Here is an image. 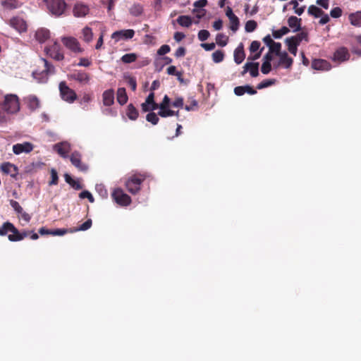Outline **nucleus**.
I'll return each mask as SVG.
<instances>
[{
    "label": "nucleus",
    "instance_id": "1",
    "mask_svg": "<svg viewBox=\"0 0 361 361\" xmlns=\"http://www.w3.org/2000/svg\"><path fill=\"white\" fill-rule=\"evenodd\" d=\"M2 108L8 114H17L20 109L18 97L13 94L5 95Z\"/></svg>",
    "mask_w": 361,
    "mask_h": 361
},
{
    "label": "nucleus",
    "instance_id": "2",
    "mask_svg": "<svg viewBox=\"0 0 361 361\" xmlns=\"http://www.w3.org/2000/svg\"><path fill=\"white\" fill-rule=\"evenodd\" d=\"M145 178L146 176L142 173H137L130 176L125 183L128 191L133 195L137 194L140 190V185Z\"/></svg>",
    "mask_w": 361,
    "mask_h": 361
},
{
    "label": "nucleus",
    "instance_id": "3",
    "mask_svg": "<svg viewBox=\"0 0 361 361\" xmlns=\"http://www.w3.org/2000/svg\"><path fill=\"white\" fill-rule=\"evenodd\" d=\"M47 6V8L49 12L55 16H61L66 8V4L63 0H45Z\"/></svg>",
    "mask_w": 361,
    "mask_h": 361
},
{
    "label": "nucleus",
    "instance_id": "4",
    "mask_svg": "<svg viewBox=\"0 0 361 361\" xmlns=\"http://www.w3.org/2000/svg\"><path fill=\"white\" fill-rule=\"evenodd\" d=\"M111 197L114 201L121 207L128 206L131 203L130 197L126 194L123 190L119 188H115L113 190Z\"/></svg>",
    "mask_w": 361,
    "mask_h": 361
},
{
    "label": "nucleus",
    "instance_id": "5",
    "mask_svg": "<svg viewBox=\"0 0 361 361\" xmlns=\"http://www.w3.org/2000/svg\"><path fill=\"white\" fill-rule=\"evenodd\" d=\"M59 91L61 98L68 103H73L77 99L75 92L70 88L64 81L59 83Z\"/></svg>",
    "mask_w": 361,
    "mask_h": 361
},
{
    "label": "nucleus",
    "instance_id": "6",
    "mask_svg": "<svg viewBox=\"0 0 361 361\" xmlns=\"http://www.w3.org/2000/svg\"><path fill=\"white\" fill-rule=\"evenodd\" d=\"M45 51L51 58L56 61H62L64 59L60 44L54 42L53 44L46 47Z\"/></svg>",
    "mask_w": 361,
    "mask_h": 361
},
{
    "label": "nucleus",
    "instance_id": "7",
    "mask_svg": "<svg viewBox=\"0 0 361 361\" xmlns=\"http://www.w3.org/2000/svg\"><path fill=\"white\" fill-rule=\"evenodd\" d=\"M68 78L83 85L87 84L90 80V75L84 71H75L68 75Z\"/></svg>",
    "mask_w": 361,
    "mask_h": 361
},
{
    "label": "nucleus",
    "instance_id": "8",
    "mask_svg": "<svg viewBox=\"0 0 361 361\" xmlns=\"http://www.w3.org/2000/svg\"><path fill=\"white\" fill-rule=\"evenodd\" d=\"M72 164L76 167L80 171L85 172L88 169L87 165L81 161V154L78 152H74L70 157Z\"/></svg>",
    "mask_w": 361,
    "mask_h": 361
},
{
    "label": "nucleus",
    "instance_id": "9",
    "mask_svg": "<svg viewBox=\"0 0 361 361\" xmlns=\"http://www.w3.org/2000/svg\"><path fill=\"white\" fill-rule=\"evenodd\" d=\"M64 46L73 52H81L82 49L80 47L78 41L74 37H63L61 39Z\"/></svg>",
    "mask_w": 361,
    "mask_h": 361
},
{
    "label": "nucleus",
    "instance_id": "10",
    "mask_svg": "<svg viewBox=\"0 0 361 361\" xmlns=\"http://www.w3.org/2000/svg\"><path fill=\"white\" fill-rule=\"evenodd\" d=\"M135 35V31L132 29L121 30L114 32L111 35V38L118 41L120 39H130Z\"/></svg>",
    "mask_w": 361,
    "mask_h": 361
},
{
    "label": "nucleus",
    "instance_id": "11",
    "mask_svg": "<svg viewBox=\"0 0 361 361\" xmlns=\"http://www.w3.org/2000/svg\"><path fill=\"white\" fill-rule=\"evenodd\" d=\"M349 59L350 53L345 47L338 48L334 54L333 60L335 61L343 62L348 61Z\"/></svg>",
    "mask_w": 361,
    "mask_h": 361
},
{
    "label": "nucleus",
    "instance_id": "12",
    "mask_svg": "<svg viewBox=\"0 0 361 361\" xmlns=\"http://www.w3.org/2000/svg\"><path fill=\"white\" fill-rule=\"evenodd\" d=\"M34 146L29 142H25L23 143H17L13 146V152L16 154H20L21 153H30L32 151Z\"/></svg>",
    "mask_w": 361,
    "mask_h": 361
},
{
    "label": "nucleus",
    "instance_id": "13",
    "mask_svg": "<svg viewBox=\"0 0 361 361\" xmlns=\"http://www.w3.org/2000/svg\"><path fill=\"white\" fill-rule=\"evenodd\" d=\"M9 25L19 32H25L27 30L26 22L19 17L12 18L9 20Z\"/></svg>",
    "mask_w": 361,
    "mask_h": 361
},
{
    "label": "nucleus",
    "instance_id": "14",
    "mask_svg": "<svg viewBox=\"0 0 361 361\" xmlns=\"http://www.w3.org/2000/svg\"><path fill=\"white\" fill-rule=\"evenodd\" d=\"M247 72H249L252 77H257L259 75V63H246L243 66V71H242L241 75H244Z\"/></svg>",
    "mask_w": 361,
    "mask_h": 361
},
{
    "label": "nucleus",
    "instance_id": "15",
    "mask_svg": "<svg viewBox=\"0 0 361 361\" xmlns=\"http://www.w3.org/2000/svg\"><path fill=\"white\" fill-rule=\"evenodd\" d=\"M312 68L317 71H329L331 68L329 62L324 59H314L312 61Z\"/></svg>",
    "mask_w": 361,
    "mask_h": 361
},
{
    "label": "nucleus",
    "instance_id": "16",
    "mask_svg": "<svg viewBox=\"0 0 361 361\" xmlns=\"http://www.w3.org/2000/svg\"><path fill=\"white\" fill-rule=\"evenodd\" d=\"M1 171L6 174H10L15 178L18 174V167L10 162H4L1 165Z\"/></svg>",
    "mask_w": 361,
    "mask_h": 361
},
{
    "label": "nucleus",
    "instance_id": "17",
    "mask_svg": "<svg viewBox=\"0 0 361 361\" xmlns=\"http://www.w3.org/2000/svg\"><path fill=\"white\" fill-rule=\"evenodd\" d=\"M28 109L34 111L40 106L39 99L35 95H29L25 98Z\"/></svg>",
    "mask_w": 361,
    "mask_h": 361
},
{
    "label": "nucleus",
    "instance_id": "18",
    "mask_svg": "<svg viewBox=\"0 0 361 361\" xmlns=\"http://www.w3.org/2000/svg\"><path fill=\"white\" fill-rule=\"evenodd\" d=\"M87 6L82 4H76L73 8V15L78 18L85 17L89 13Z\"/></svg>",
    "mask_w": 361,
    "mask_h": 361
},
{
    "label": "nucleus",
    "instance_id": "19",
    "mask_svg": "<svg viewBox=\"0 0 361 361\" xmlns=\"http://www.w3.org/2000/svg\"><path fill=\"white\" fill-rule=\"evenodd\" d=\"M54 149L57 153L63 158L68 157V153L70 151V147L66 143H58L54 146Z\"/></svg>",
    "mask_w": 361,
    "mask_h": 361
},
{
    "label": "nucleus",
    "instance_id": "20",
    "mask_svg": "<svg viewBox=\"0 0 361 361\" xmlns=\"http://www.w3.org/2000/svg\"><path fill=\"white\" fill-rule=\"evenodd\" d=\"M103 104L105 106H110L114 102V92L113 90H105L102 94Z\"/></svg>",
    "mask_w": 361,
    "mask_h": 361
},
{
    "label": "nucleus",
    "instance_id": "21",
    "mask_svg": "<svg viewBox=\"0 0 361 361\" xmlns=\"http://www.w3.org/2000/svg\"><path fill=\"white\" fill-rule=\"evenodd\" d=\"M279 56L280 65H282L283 67L288 69L291 68L293 63V59L288 56L287 52H282V54Z\"/></svg>",
    "mask_w": 361,
    "mask_h": 361
},
{
    "label": "nucleus",
    "instance_id": "22",
    "mask_svg": "<svg viewBox=\"0 0 361 361\" xmlns=\"http://www.w3.org/2000/svg\"><path fill=\"white\" fill-rule=\"evenodd\" d=\"M50 37V32L46 28H40L36 31L35 38L40 42L43 43Z\"/></svg>",
    "mask_w": 361,
    "mask_h": 361
},
{
    "label": "nucleus",
    "instance_id": "23",
    "mask_svg": "<svg viewBox=\"0 0 361 361\" xmlns=\"http://www.w3.org/2000/svg\"><path fill=\"white\" fill-rule=\"evenodd\" d=\"M245 58L243 44H240L234 51V61L237 64L241 63Z\"/></svg>",
    "mask_w": 361,
    "mask_h": 361
},
{
    "label": "nucleus",
    "instance_id": "24",
    "mask_svg": "<svg viewBox=\"0 0 361 361\" xmlns=\"http://www.w3.org/2000/svg\"><path fill=\"white\" fill-rule=\"evenodd\" d=\"M1 5L6 10L16 9L21 6L19 0H1Z\"/></svg>",
    "mask_w": 361,
    "mask_h": 361
},
{
    "label": "nucleus",
    "instance_id": "25",
    "mask_svg": "<svg viewBox=\"0 0 361 361\" xmlns=\"http://www.w3.org/2000/svg\"><path fill=\"white\" fill-rule=\"evenodd\" d=\"M301 18L292 16L288 18V24L290 27L294 29V32H298L301 30Z\"/></svg>",
    "mask_w": 361,
    "mask_h": 361
},
{
    "label": "nucleus",
    "instance_id": "26",
    "mask_svg": "<svg viewBox=\"0 0 361 361\" xmlns=\"http://www.w3.org/2000/svg\"><path fill=\"white\" fill-rule=\"evenodd\" d=\"M348 18L351 25L355 27H361V11L350 13Z\"/></svg>",
    "mask_w": 361,
    "mask_h": 361
},
{
    "label": "nucleus",
    "instance_id": "27",
    "mask_svg": "<svg viewBox=\"0 0 361 361\" xmlns=\"http://www.w3.org/2000/svg\"><path fill=\"white\" fill-rule=\"evenodd\" d=\"M128 95L124 87H120L117 90V102L121 105H124L128 102Z\"/></svg>",
    "mask_w": 361,
    "mask_h": 361
},
{
    "label": "nucleus",
    "instance_id": "28",
    "mask_svg": "<svg viewBox=\"0 0 361 361\" xmlns=\"http://www.w3.org/2000/svg\"><path fill=\"white\" fill-rule=\"evenodd\" d=\"M126 115L129 119L135 121L139 116V113L136 108L132 104H130L127 107Z\"/></svg>",
    "mask_w": 361,
    "mask_h": 361
},
{
    "label": "nucleus",
    "instance_id": "29",
    "mask_svg": "<svg viewBox=\"0 0 361 361\" xmlns=\"http://www.w3.org/2000/svg\"><path fill=\"white\" fill-rule=\"evenodd\" d=\"M286 43L288 46V49L290 54L296 56L298 51V46L299 44L296 43L294 40H292L290 37H288L286 39Z\"/></svg>",
    "mask_w": 361,
    "mask_h": 361
},
{
    "label": "nucleus",
    "instance_id": "30",
    "mask_svg": "<svg viewBox=\"0 0 361 361\" xmlns=\"http://www.w3.org/2000/svg\"><path fill=\"white\" fill-rule=\"evenodd\" d=\"M129 12L130 15L135 17L140 16L143 13V7L140 4H134L129 8Z\"/></svg>",
    "mask_w": 361,
    "mask_h": 361
},
{
    "label": "nucleus",
    "instance_id": "31",
    "mask_svg": "<svg viewBox=\"0 0 361 361\" xmlns=\"http://www.w3.org/2000/svg\"><path fill=\"white\" fill-rule=\"evenodd\" d=\"M177 23L182 27H189L192 22L189 16H180L177 18Z\"/></svg>",
    "mask_w": 361,
    "mask_h": 361
},
{
    "label": "nucleus",
    "instance_id": "32",
    "mask_svg": "<svg viewBox=\"0 0 361 361\" xmlns=\"http://www.w3.org/2000/svg\"><path fill=\"white\" fill-rule=\"evenodd\" d=\"M307 13L309 15L312 16L315 18H319L324 15V11L321 8L314 5H311L309 6L307 9Z\"/></svg>",
    "mask_w": 361,
    "mask_h": 361
},
{
    "label": "nucleus",
    "instance_id": "33",
    "mask_svg": "<svg viewBox=\"0 0 361 361\" xmlns=\"http://www.w3.org/2000/svg\"><path fill=\"white\" fill-rule=\"evenodd\" d=\"M10 234L8 235V238L10 241L16 242L22 240V236L20 235L19 231L13 225V228H11Z\"/></svg>",
    "mask_w": 361,
    "mask_h": 361
},
{
    "label": "nucleus",
    "instance_id": "34",
    "mask_svg": "<svg viewBox=\"0 0 361 361\" xmlns=\"http://www.w3.org/2000/svg\"><path fill=\"white\" fill-rule=\"evenodd\" d=\"M82 33L84 41L87 42H90L92 41L93 37V32L90 27L87 26L85 27L82 29Z\"/></svg>",
    "mask_w": 361,
    "mask_h": 361
},
{
    "label": "nucleus",
    "instance_id": "35",
    "mask_svg": "<svg viewBox=\"0 0 361 361\" xmlns=\"http://www.w3.org/2000/svg\"><path fill=\"white\" fill-rule=\"evenodd\" d=\"M289 32V28L286 26H283L280 30H273L272 35L275 39H280L282 36L288 34Z\"/></svg>",
    "mask_w": 361,
    "mask_h": 361
},
{
    "label": "nucleus",
    "instance_id": "36",
    "mask_svg": "<svg viewBox=\"0 0 361 361\" xmlns=\"http://www.w3.org/2000/svg\"><path fill=\"white\" fill-rule=\"evenodd\" d=\"M137 59V55L135 53L126 54L121 57V61L124 63H130L135 61Z\"/></svg>",
    "mask_w": 361,
    "mask_h": 361
},
{
    "label": "nucleus",
    "instance_id": "37",
    "mask_svg": "<svg viewBox=\"0 0 361 361\" xmlns=\"http://www.w3.org/2000/svg\"><path fill=\"white\" fill-rule=\"evenodd\" d=\"M13 224L11 222H5L3 224V225L0 227V235L4 236L6 235L8 232L11 231V228H13Z\"/></svg>",
    "mask_w": 361,
    "mask_h": 361
},
{
    "label": "nucleus",
    "instance_id": "38",
    "mask_svg": "<svg viewBox=\"0 0 361 361\" xmlns=\"http://www.w3.org/2000/svg\"><path fill=\"white\" fill-rule=\"evenodd\" d=\"M228 37L223 33L217 34L216 37V42L221 47H224L227 44Z\"/></svg>",
    "mask_w": 361,
    "mask_h": 361
},
{
    "label": "nucleus",
    "instance_id": "39",
    "mask_svg": "<svg viewBox=\"0 0 361 361\" xmlns=\"http://www.w3.org/2000/svg\"><path fill=\"white\" fill-rule=\"evenodd\" d=\"M229 22H230V26H229L230 29L233 32H236L240 25V21H239L238 18L236 16L234 17H232L231 18L229 19Z\"/></svg>",
    "mask_w": 361,
    "mask_h": 361
},
{
    "label": "nucleus",
    "instance_id": "40",
    "mask_svg": "<svg viewBox=\"0 0 361 361\" xmlns=\"http://www.w3.org/2000/svg\"><path fill=\"white\" fill-rule=\"evenodd\" d=\"M224 59V53L221 50H217L212 54V60L215 63H220Z\"/></svg>",
    "mask_w": 361,
    "mask_h": 361
},
{
    "label": "nucleus",
    "instance_id": "41",
    "mask_svg": "<svg viewBox=\"0 0 361 361\" xmlns=\"http://www.w3.org/2000/svg\"><path fill=\"white\" fill-rule=\"evenodd\" d=\"M166 72L169 75H176L178 77V79L180 80V81H183V78H182V73L181 72H178L176 71V66H169L167 70H166Z\"/></svg>",
    "mask_w": 361,
    "mask_h": 361
},
{
    "label": "nucleus",
    "instance_id": "42",
    "mask_svg": "<svg viewBox=\"0 0 361 361\" xmlns=\"http://www.w3.org/2000/svg\"><path fill=\"white\" fill-rule=\"evenodd\" d=\"M92 220L90 219H87L85 222H84L79 228H75L74 229L70 230V232L79 231H87L92 226Z\"/></svg>",
    "mask_w": 361,
    "mask_h": 361
},
{
    "label": "nucleus",
    "instance_id": "43",
    "mask_svg": "<svg viewBox=\"0 0 361 361\" xmlns=\"http://www.w3.org/2000/svg\"><path fill=\"white\" fill-rule=\"evenodd\" d=\"M281 44L280 42H274L270 47H269V51L270 52L276 54L277 56H280V54H282L281 52Z\"/></svg>",
    "mask_w": 361,
    "mask_h": 361
},
{
    "label": "nucleus",
    "instance_id": "44",
    "mask_svg": "<svg viewBox=\"0 0 361 361\" xmlns=\"http://www.w3.org/2000/svg\"><path fill=\"white\" fill-rule=\"evenodd\" d=\"M257 27V23L255 20H250L246 22L245 30L247 32H253Z\"/></svg>",
    "mask_w": 361,
    "mask_h": 361
},
{
    "label": "nucleus",
    "instance_id": "45",
    "mask_svg": "<svg viewBox=\"0 0 361 361\" xmlns=\"http://www.w3.org/2000/svg\"><path fill=\"white\" fill-rule=\"evenodd\" d=\"M275 82H276V80L274 79L264 80L257 85V88L258 90H262V89L274 85L275 83Z\"/></svg>",
    "mask_w": 361,
    "mask_h": 361
},
{
    "label": "nucleus",
    "instance_id": "46",
    "mask_svg": "<svg viewBox=\"0 0 361 361\" xmlns=\"http://www.w3.org/2000/svg\"><path fill=\"white\" fill-rule=\"evenodd\" d=\"M146 120L148 122L151 123L152 124L156 125L158 123L159 118L157 114H156L155 113L149 112L146 116Z\"/></svg>",
    "mask_w": 361,
    "mask_h": 361
},
{
    "label": "nucleus",
    "instance_id": "47",
    "mask_svg": "<svg viewBox=\"0 0 361 361\" xmlns=\"http://www.w3.org/2000/svg\"><path fill=\"white\" fill-rule=\"evenodd\" d=\"M292 40H294L298 44H300V42L305 39L307 41V34L306 32H302L296 35L295 36L290 37Z\"/></svg>",
    "mask_w": 361,
    "mask_h": 361
},
{
    "label": "nucleus",
    "instance_id": "48",
    "mask_svg": "<svg viewBox=\"0 0 361 361\" xmlns=\"http://www.w3.org/2000/svg\"><path fill=\"white\" fill-rule=\"evenodd\" d=\"M158 115L163 118L173 116L175 115V111L171 110L169 108L163 109H160V111L158 112Z\"/></svg>",
    "mask_w": 361,
    "mask_h": 361
},
{
    "label": "nucleus",
    "instance_id": "49",
    "mask_svg": "<svg viewBox=\"0 0 361 361\" xmlns=\"http://www.w3.org/2000/svg\"><path fill=\"white\" fill-rule=\"evenodd\" d=\"M42 61L44 63V70L43 71L47 74H54L55 72L54 66L49 63L46 59H43Z\"/></svg>",
    "mask_w": 361,
    "mask_h": 361
},
{
    "label": "nucleus",
    "instance_id": "50",
    "mask_svg": "<svg viewBox=\"0 0 361 361\" xmlns=\"http://www.w3.org/2000/svg\"><path fill=\"white\" fill-rule=\"evenodd\" d=\"M142 110L144 112H147L150 111H154L158 109V104H154L152 106L150 104H147V102H144L141 105Z\"/></svg>",
    "mask_w": 361,
    "mask_h": 361
},
{
    "label": "nucleus",
    "instance_id": "51",
    "mask_svg": "<svg viewBox=\"0 0 361 361\" xmlns=\"http://www.w3.org/2000/svg\"><path fill=\"white\" fill-rule=\"evenodd\" d=\"M70 232L68 229L66 228H56V229H51V235H63Z\"/></svg>",
    "mask_w": 361,
    "mask_h": 361
},
{
    "label": "nucleus",
    "instance_id": "52",
    "mask_svg": "<svg viewBox=\"0 0 361 361\" xmlns=\"http://www.w3.org/2000/svg\"><path fill=\"white\" fill-rule=\"evenodd\" d=\"M271 70V64L269 61H264L262 67L261 71L263 74H268Z\"/></svg>",
    "mask_w": 361,
    "mask_h": 361
},
{
    "label": "nucleus",
    "instance_id": "53",
    "mask_svg": "<svg viewBox=\"0 0 361 361\" xmlns=\"http://www.w3.org/2000/svg\"><path fill=\"white\" fill-rule=\"evenodd\" d=\"M170 105V99L167 95H165L162 102L158 104V108L160 109H167Z\"/></svg>",
    "mask_w": 361,
    "mask_h": 361
},
{
    "label": "nucleus",
    "instance_id": "54",
    "mask_svg": "<svg viewBox=\"0 0 361 361\" xmlns=\"http://www.w3.org/2000/svg\"><path fill=\"white\" fill-rule=\"evenodd\" d=\"M79 197L81 198V199H85V198H87L88 199V200L90 202H94V197L92 196V195L87 190H84L82 192H81L80 194H79Z\"/></svg>",
    "mask_w": 361,
    "mask_h": 361
},
{
    "label": "nucleus",
    "instance_id": "55",
    "mask_svg": "<svg viewBox=\"0 0 361 361\" xmlns=\"http://www.w3.org/2000/svg\"><path fill=\"white\" fill-rule=\"evenodd\" d=\"M10 204L18 214L22 213L23 209L17 201L11 200Z\"/></svg>",
    "mask_w": 361,
    "mask_h": 361
},
{
    "label": "nucleus",
    "instance_id": "56",
    "mask_svg": "<svg viewBox=\"0 0 361 361\" xmlns=\"http://www.w3.org/2000/svg\"><path fill=\"white\" fill-rule=\"evenodd\" d=\"M330 15L334 18H339L342 15V10L340 7H335L330 11Z\"/></svg>",
    "mask_w": 361,
    "mask_h": 361
},
{
    "label": "nucleus",
    "instance_id": "57",
    "mask_svg": "<svg viewBox=\"0 0 361 361\" xmlns=\"http://www.w3.org/2000/svg\"><path fill=\"white\" fill-rule=\"evenodd\" d=\"M210 34L209 32V31L206 30H201L199 32H198V39L200 40V41H205L208 39V37H209Z\"/></svg>",
    "mask_w": 361,
    "mask_h": 361
},
{
    "label": "nucleus",
    "instance_id": "58",
    "mask_svg": "<svg viewBox=\"0 0 361 361\" xmlns=\"http://www.w3.org/2000/svg\"><path fill=\"white\" fill-rule=\"evenodd\" d=\"M171 51V48L168 44L162 45L157 51V54L159 56H164Z\"/></svg>",
    "mask_w": 361,
    "mask_h": 361
},
{
    "label": "nucleus",
    "instance_id": "59",
    "mask_svg": "<svg viewBox=\"0 0 361 361\" xmlns=\"http://www.w3.org/2000/svg\"><path fill=\"white\" fill-rule=\"evenodd\" d=\"M51 180L49 184L50 185H57L58 180H59V177H58L57 172L54 169H52L51 171Z\"/></svg>",
    "mask_w": 361,
    "mask_h": 361
},
{
    "label": "nucleus",
    "instance_id": "60",
    "mask_svg": "<svg viewBox=\"0 0 361 361\" xmlns=\"http://www.w3.org/2000/svg\"><path fill=\"white\" fill-rule=\"evenodd\" d=\"M260 42L259 41H253L252 42L250 46V51L251 53H255L258 51L260 47Z\"/></svg>",
    "mask_w": 361,
    "mask_h": 361
},
{
    "label": "nucleus",
    "instance_id": "61",
    "mask_svg": "<svg viewBox=\"0 0 361 361\" xmlns=\"http://www.w3.org/2000/svg\"><path fill=\"white\" fill-rule=\"evenodd\" d=\"M127 80H128V84L129 85V86L130 87L131 90L133 91H135L136 90V88H137V82H136V80L135 78L133 77H128L127 78Z\"/></svg>",
    "mask_w": 361,
    "mask_h": 361
},
{
    "label": "nucleus",
    "instance_id": "62",
    "mask_svg": "<svg viewBox=\"0 0 361 361\" xmlns=\"http://www.w3.org/2000/svg\"><path fill=\"white\" fill-rule=\"evenodd\" d=\"M171 106L177 108H182L183 106V99L182 97H177L172 102Z\"/></svg>",
    "mask_w": 361,
    "mask_h": 361
},
{
    "label": "nucleus",
    "instance_id": "63",
    "mask_svg": "<svg viewBox=\"0 0 361 361\" xmlns=\"http://www.w3.org/2000/svg\"><path fill=\"white\" fill-rule=\"evenodd\" d=\"M245 86H238L234 88V93L237 96H242L245 93Z\"/></svg>",
    "mask_w": 361,
    "mask_h": 361
},
{
    "label": "nucleus",
    "instance_id": "64",
    "mask_svg": "<svg viewBox=\"0 0 361 361\" xmlns=\"http://www.w3.org/2000/svg\"><path fill=\"white\" fill-rule=\"evenodd\" d=\"M92 62L87 58H81L80 59V62L78 63V66H84V67H88L91 65Z\"/></svg>",
    "mask_w": 361,
    "mask_h": 361
}]
</instances>
